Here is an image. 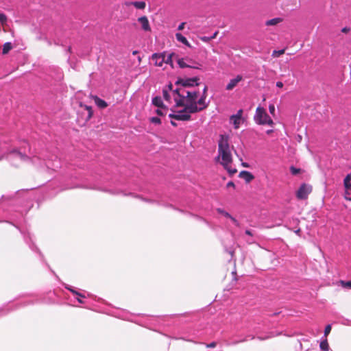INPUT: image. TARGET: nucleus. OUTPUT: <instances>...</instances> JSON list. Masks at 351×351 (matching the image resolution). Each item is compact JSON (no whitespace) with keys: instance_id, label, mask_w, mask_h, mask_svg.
I'll use <instances>...</instances> for the list:
<instances>
[{"instance_id":"obj_1","label":"nucleus","mask_w":351,"mask_h":351,"mask_svg":"<svg viewBox=\"0 0 351 351\" xmlns=\"http://www.w3.org/2000/svg\"><path fill=\"white\" fill-rule=\"evenodd\" d=\"M232 149L234 148V146L230 145L228 136L221 134L218 141V155L215 160L219 162L230 176L237 172V170L231 166L233 162Z\"/></svg>"},{"instance_id":"obj_2","label":"nucleus","mask_w":351,"mask_h":351,"mask_svg":"<svg viewBox=\"0 0 351 351\" xmlns=\"http://www.w3.org/2000/svg\"><path fill=\"white\" fill-rule=\"evenodd\" d=\"M255 122L258 125H274V123L270 117L267 114L265 109L258 106L256 110V114L254 117Z\"/></svg>"},{"instance_id":"obj_3","label":"nucleus","mask_w":351,"mask_h":351,"mask_svg":"<svg viewBox=\"0 0 351 351\" xmlns=\"http://www.w3.org/2000/svg\"><path fill=\"white\" fill-rule=\"evenodd\" d=\"M206 97L205 95L202 97L192 105H186V109L189 110V113H196L200 112L208 107V104L206 103Z\"/></svg>"},{"instance_id":"obj_4","label":"nucleus","mask_w":351,"mask_h":351,"mask_svg":"<svg viewBox=\"0 0 351 351\" xmlns=\"http://www.w3.org/2000/svg\"><path fill=\"white\" fill-rule=\"evenodd\" d=\"M312 190L313 187L311 185L303 183L297 191L296 197L299 199H306L308 198V195L312 192Z\"/></svg>"},{"instance_id":"obj_5","label":"nucleus","mask_w":351,"mask_h":351,"mask_svg":"<svg viewBox=\"0 0 351 351\" xmlns=\"http://www.w3.org/2000/svg\"><path fill=\"white\" fill-rule=\"evenodd\" d=\"M184 108L182 110L178 111L176 114H170L169 117L178 121H189L191 118V113L186 109V105L184 106Z\"/></svg>"},{"instance_id":"obj_6","label":"nucleus","mask_w":351,"mask_h":351,"mask_svg":"<svg viewBox=\"0 0 351 351\" xmlns=\"http://www.w3.org/2000/svg\"><path fill=\"white\" fill-rule=\"evenodd\" d=\"M199 78L197 77H194L192 78H186V79H178L176 82V85H181L182 88H185L186 87L193 86L194 84L196 86L199 85Z\"/></svg>"},{"instance_id":"obj_7","label":"nucleus","mask_w":351,"mask_h":351,"mask_svg":"<svg viewBox=\"0 0 351 351\" xmlns=\"http://www.w3.org/2000/svg\"><path fill=\"white\" fill-rule=\"evenodd\" d=\"M173 93L177 94L178 96L180 97L179 99H174L176 106L183 107L184 106H185V88L181 86L174 90Z\"/></svg>"},{"instance_id":"obj_8","label":"nucleus","mask_w":351,"mask_h":351,"mask_svg":"<svg viewBox=\"0 0 351 351\" xmlns=\"http://www.w3.org/2000/svg\"><path fill=\"white\" fill-rule=\"evenodd\" d=\"M184 58H179V56L177 58V63L179 65L180 68H192L195 69H201L202 64L198 62H193V65L188 64L185 62ZM186 60L189 62H192V60L189 59L188 58H186Z\"/></svg>"},{"instance_id":"obj_9","label":"nucleus","mask_w":351,"mask_h":351,"mask_svg":"<svg viewBox=\"0 0 351 351\" xmlns=\"http://www.w3.org/2000/svg\"><path fill=\"white\" fill-rule=\"evenodd\" d=\"M199 93L197 91H190L185 89V106L192 105L197 99Z\"/></svg>"},{"instance_id":"obj_10","label":"nucleus","mask_w":351,"mask_h":351,"mask_svg":"<svg viewBox=\"0 0 351 351\" xmlns=\"http://www.w3.org/2000/svg\"><path fill=\"white\" fill-rule=\"evenodd\" d=\"M137 21L141 25V29L143 31L145 32H150L152 31L149 21L146 16H142L141 17H138Z\"/></svg>"},{"instance_id":"obj_11","label":"nucleus","mask_w":351,"mask_h":351,"mask_svg":"<svg viewBox=\"0 0 351 351\" xmlns=\"http://www.w3.org/2000/svg\"><path fill=\"white\" fill-rule=\"evenodd\" d=\"M152 60L154 62L156 66H162L165 62V53H154L152 56Z\"/></svg>"},{"instance_id":"obj_12","label":"nucleus","mask_w":351,"mask_h":351,"mask_svg":"<svg viewBox=\"0 0 351 351\" xmlns=\"http://www.w3.org/2000/svg\"><path fill=\"white\" fill-rule=\"evenodd\" d=\"M243 80V77L241 75H237L235 78L231 79L227 84L226 89L227 90H232L236 87L238 84Z\"/></svg>"},{"instance_id":"obj_13","label":"nucleus","mask_w":351,"mask_h":351,"mask_svg":"<svg viewBox=\"0 0 351 351\" xmlns=\"http://www.w3.org/2000/svg\"><path fill=\"white\" fill-rule=\"evenodd\" d=\"M243 114V110H238L236 114H233L230 117V120L233 122L234 128L236 129L239 128V125L241 123V119Z\"/></svg>"},{"instance_id":"obj_14","label":"nucleus","mask_w":351,"mask_h":351,"mask_svg":"<svg viewBox=\"0 0 351 351\" xmlns=\"http://www.w3.org/2000/svg\"><path fill=\"white\" fill-rule=\"evenodd\" d=\"M239 176L245 180L247 183L250 182L254 179V176L249 171H242L239 173Z\"/></svg>"},{"instance_id":"obj_15","label":"nucleus","mask_w":351,"mask_h":351,"mask_svg":"<svg viewBox=\"0 0 351 351\" xmlns=\"http://www.w3.org/2000/svg\"><path fill=\"white\" fill-rule=\"evenodd\" d=\"M93 99L95 104L101 109L106 108L108 106V104L103 99H100L97 96H93Z\"/></svg>"},{"instance_id":"obj_16","label":"nucleus","mask_w":351,"mask_h":351,"mask_svg":"<svg viewBox=\"0 0 351 351\" xmlns=\"http://www.w3.org/2000/svg\"><path fill=\"white\" fill-rule=\"evenodd\" d=\"M283 21L282 18L277 17L268 20L265 22L267 26H274L281 23Z\"/></svg>"},{"instance_id":"obj_17","label":"nucleus","mask_w":351,"mask_h":351,"mask_svg":"<svg viewBox=\"0 0 351 351\" xmlns=\"http://www.w3.org/2000/svg\"><path fill=\"white\" fill-rule=\"evenodd\" d=\"M176 38L179 42L182 43V44L185 45L186 46H187L189 47H191L190 43L188 42L187 39L184 36H182L180 33H176Z\"/></svg>"},{"instance_id":"obj_18","label":"nucleus","mask_w":351,"mask_h":351,"mask_svg":"<svg viewBox=\"0 0 351 351\" xmlns=\"http://www.w3.org/2000/svg\"><path fill=\"white\" fill-rule=\"evenodd\" d=\"M178 56L174 53H170L167 58H165V62L166 64H169L171 65L172 68H173V58H174L176 60Z\"/></svg>"},{"instance_id":"obj_19","label":"nucleus","mask_w":351,"mask_h":351,"mask_svg":"<svg viewBox=\"0 0 351 351\" xmlns=\"http://www.w3.org/2000/svg\"><path fill=\"white\" fill-rule=\"evenodd\" d=\"M80 106L84 108L88 111V116H87L86 120L87 121L90 120L93 115V111L92 107L87 106V105H84L82 103L80 104Z\"/></svg>"},{"instance_id":"obj_20","label":"nucleus","mask_w":351,"mask_h":351,"mask_svg":"<svg viewBox=\"0 0 351 351\" xmlns=\"http://www.w3.org/2000/svg\"><path fill=\"white\" fill-rule=\"evenodd\" d=\"M343 184L346 189L351 191V173L346 176L343 180Z\"/></svg>"},{"instance_id":"obj_21","label":"nucleus","mask_w":351,"mask_h":351,"mask_svg":"<svg viewBox=\"0 0 351 351\" xmlns=\"http://www.w3.org/2000/svg\"><path fill=\"white\" fill-rule=\"evenodd\" d=\"M152 104L159 108H164L165 106L160 97H155L152 99Z\"/></svg>"},{"instance_id":"obj_22","label":"nucleus","mask_w":351,"mask_h":351,"mask_svg":"<svg viewBox=\"0 0 351 351\" xmlns=\"http://www.w3.org/2000/svg\"><path fill=\"white\" fill-rule=\"evenodd\" d=\"M12 49V45L11 43L8 42L4 43L2 48V53L3 55L8 53V52Z\"/></svg>"},{"instance_id":"obj_23","label":"nucleus","mask_w":351,"mask_h":351,"mask_svg":"<svg viewBox=\"0 0 351 351\" xmlns=\"http://www.w3.org/2000/svg\"><path fill=\"white\" fill-rule=\"evenodd\" d=\"M133 6L136 9L144 10L146 7V3L145 1H134Z\"/></svg>"},{"instance_id":"obj_24","label":"nucleus","mask_w":351,"mask_h":351,"mask_svg":"<svg viewBox=\"0 0 351 351\" xmlns=\"http://www.w3.org/2000/svg\"><path fill=\"white\" fill-rule=\"evenodd\" d=\"M319 346H320L321 350H322L324 351H328V350H329V345H328V341L326 339L322 341L320 343Z\"/></svg>"},{"instance_id":"obj_25","label":"nucleus","mask_w":351,"mask_h":351,"mask_svg":"<svg viewBox=\"0 0 351 351\" xmlns=\"http://www.w3.org/2000/svg\"><path fill=\"white\" fill-rule=\"evenodd\" d=\"M7 21H8L7 16L3 13L0 12V23H1V25H5L7 23Z\"/></svg>"},{"instance_id":"obj_26","label":"nucleus","mask_w":351,"mask_h":351,"mask_svg":"<svg viewBox=\"0 0 351 351\" xmlns=\"http://www.w3.org/2000/svg\"><path fill=\"white\" fill-rule=\"evenodd\" d=\"M217 212L227 218L231 217L230 214H229L228 212L225 211L224 210H223L221 208H217Z\"/></svg>"},{"instance_id":"obj_27","label":"nucleus","mask_w":351,"mask_h":351,"mask_svg":"<svg viewBox=\"0 0 351 351\" xmlns=\"http://www.w3.org/2000/svg\"><path fill=\"white\" fill-rule=\"evenodd\" d=\"M285 52V49H281L278 51H274L272 53V56L274 58L279 57L280 56L284 54Z\"/></svg>"},{"instance_id":"obj_28","label":"nucleus","mask_w":351,"mask_h":351,"mask_svg":"<svg viewBox=\"0 0 351 351\" xmlns=\"http://www.w3.org/2000/svg\"><path fill=\"white\" fill-rule=\"evenodd\" d=\"M339 283L343 287L351 289V281L340 280Z\"/></svg>"},{"instance_id":"obj_29","label":"nucleus","mask_w":351,"mask_h":351,"mask_svg":"<svg viewBox=\"0 0 351 351\" xmlns=\"http://www.w3.org/2000/svg\"><path fill=\"white\" fill-rule=\"evenodd\" d=\"M149 121L151 123H154V124L160 125L161 123L160 119L158 117H156L150 118Z\"/></svg>"},{"instance_id":"obj_30","label":"nucleus","mask_w":351,"mask_h":351,"mask_svg":"<svg viewBox=\"0 0 351 351\" xmlns=\"http://www.w3.org/2000/svg\"><path fill=\"white\" fill-rule=\"evenodd\" d=\"M290 171L293 175H297L298 173H300L301 169L298 168H295L293 166H291L290 167Z\"/></svg>"},{"instance_id":"obj_31","label":"nucleus","mask_w":351,"mask_h":351,"mask_svg":"<svg viewBox=\"0 0 351 351\" xmlns=\"http://www.w3.org/2000/svg\"><path fill=\"white\" fill-rule=\"evenodd\" d=\"M20 158L21 160H29L31 158L26 154L23 153H19V156H18Z\"/></svg>"},{"instance_id":"obj_32","label":"nucleus","mask_w":351,"mask_h":351,"mask_svg":"<svg viewBox=\"0 0 351 351\" xmlns=\"http://www.w3.org/2000/svg\"><path fill=\"white\" fill-rule=\"evenodd\" d=\"M19 153H21V152L19 149H13L11 151L9 152L8 154L9 155H16V156H19Z\"/></svg>"},{"instance_id":"obj_33","label":"nucleus","mask_w":351,"mask_h":351,"mask_svg":"<svg viewBox=\"0 0 351 351\" xmlns=\"http://www.w3.org/2000/svg\"><path fill=\"white\" fill-rule=\"evenodd\" d=\"M331 326L330 324L327 325L324 330V335L327 336L331 331Z\"/></svg>"},{"instance_id":"obj_34","label":"nucleus","mask_w":351,"mask_h":351,"mask_svg":"<svg viewBox=\"0 0 351 351\" xmlns=\"http://www.w3.org/2000/svg\"><path fill=\"white\" fill-rule=\"evenodd\" d=\"M269 112L273 115L274 116L275 115V106L274 104H270L269 106Z\"/></svg>"},{"instance_id":"obj_35","label":"nucleus","mask_w":351,"mask_h":351,"mask_svg":"<svg viewBox=\"0 0 351 351\" xmlns=\"http://www.w3.org/2000/svg\"><path fill=\"white\" fill-rule=\"evenodd\" d=\"M232 282H233L234 285H235L237 281V272L232 271Z\"/></svg>"},{"instance_id":"obj_36","label":"nucleus","mask_w":351,"mask_h":351,"mask_svg":"<svg viewBox=\"0 0 351 351\" xmlns=\"http://www.w3.org/2000/svg\"><path fill=\"white\" fill-rule=\"evenodd\" d=\"M229 219H230L232 220V221L235 224V226H237V227L240 226V223H239V221L234 217H233L232 215H231V217H229Z\"/></svg>"},{"instance_id":"obj_37","label":"nucleus","mask_w":351,"mask_h":351,"mask_svg":"<svg viewBox=\"0 0 351 351\" xmlns=\"http://www.w3.org/2000/svg\"><path fill=\"white\" fill-rule=\"evenodd\" d=\"M216 346H217V343L215 341L211 342V343L206 345V346L209 348H215Z\"/></svg>"},{"instance_id":"obj_38","label":"nucleus","mask_w":351,"mask_h":351,"mask_svg":"<svg viewBox=\"0 0 351 351\" xmlns=\"http://www.w3.org/2000/svg\"><path fill=\"white\" fill-rule=\"evenodd\" d=\"M163 97L166 100H169L170 98V96L169 95L167 90H163Z\"/></svg>"},{"instance_id":"obj_39","label":"nucleus","mask_w":351,"mask_h":351,"mask_svg":"<svg viewBox=\"0 0 351 351\" xmlns=\"http://www.w3.org/2000/svg\"><path fill=\"white\" fill-rule=\"evenodd\" d=\"M185 25H186V23H185V22H182V23H181L179 25V26H178V29L179 31L182 30V29L184 28Z\"/></svg>"},{"instance_id":"obj_40","label":"nucleus","mask_w":351,"mask_h":351,"mask_svg":"<svg viewBox=\"0 0 351 351\" xmlns=\"http://www.w3.org/2000/svg\"><path fill=\"white\" fill-rule=\"evenodd\" d=\"M156 113L158 115V116H164L165 115V113L163 112L162 110L161 109H157L156 110Z\"/></svg>"},{"instance_id":"obj_41","label":"nucleus","mask_w":351,"mask_h":351,"mask_svg":"<svg viewBox=\"0 0 351 351\" xmlns=\"http://www.w3.org/2000/svg\"><path fill=\"white\" fill-rule=\"evenodd\" d=\"M133 3H134V1H125L124 3V5H125L126 7H129L130 5H133Z\"/></svg>"},{"instance_id":"obj_42","label":"nucleus","mask_w":351,"mask_h":351,"mask_svg":"<svg viewBox=\"0 0 351 351\" xmlns=\"http://www.w3.org/2000/svg\"><path fill=\"white\" fill-rule=\"evenodd\" d=\"M207 90H208V87L206 86H205V87L203 90L202 95H205L206 97H207Z\"/></svg>"},{"instance_id":"obj_43","label":"nucleus","mask_w":351,"mask_h":351,"mask_svg":"<svg viewBox=\"0 0 351 351\" xmlns=\"http://www.w3.org/2000/svg\"><path fill=\"white\" fill-rule=\"evenodd\" d=\"M234 186H235V185H234V182L232 181L228 182V184H227V187H234Z\"/></svg>"},{"instance_id":"obj_44","label":"nucleus","mask_w":351,"mask_h":351,"mask_svg":"<svg viewBox=\"0 0 351 351\" xmlns=\"http://www.w3.org/2000/svg\"><path fill=\"white\" fill-rule=\"evenodd\" d=\"M276 86L278 88H282L283 87V83L282 82H276Z\"/></svg>"},{"instance_id":"obj_45","label":"nucleus","mask_w":351,"mask_h":351,"mask_svg":"<svg viewBox=\"0 0 351 351\" xmlns=\"http://www.w3.org/2000/svg\"><path fill=\"white\" fill-rule=\"evenodd\" d=\"M349 30H350V29H349V28H348V27H344V28H343V29H342V32H343V33H347V32H349Z\"/></svg>"},{"instance_id":"obj_46","label":"nucleus","mask_w":351,"mask_h":351,"mask_svg":"<svg viewBox=\"0 0 351 351\" xmlns=\"http://www.w3.org/2000/svg\"><path fill=\"white\" fill-rule=\"evenodd\" d=\"M202 40L204 41H209L211 40V38H210H210L209 37H204L202 38Z\"/></svg>"},{"instance_id":"obj_47","label":"nucleus","mask_w":351,"mask_h":351,"mask_svg":"<svg viewBox=\"0 0 351 351\" xmlns=\"http://www.w3.org/2000/svg\"><path fill=\"white\" fill-rule=\"evenodd\" d=\"M245 234H247V235H250V236H252V233L250 230H245Z\"/></svg>"},{"instance_id":"obj_48","label":"nucleus","mask_w":351,"mask_h":351,"mask_svg":"<svg viewBox=\"0 0 351 351\" xmlns=\"http://www.w3.org/2000/svg\"><path fill=\"white\" fill-rule=\"evenodd\" d=\"M242 166L244 167H249V165L247 162H242Z\"/></svg>"},{"instance_id":"obj_49","label":"nucleus","mask_w":351,"mask_h":351,"mask_svg":"<svg viewBox=\"0 0 351 351\" xmlns=\"http://www.w3.org/2000/svg\"><path fill=\"white\" fill-rule=\"evenodd\" d=\"M217 34H218V32H215V34H214L210 37V38H211V39H213V38H216V36H217Z\"/></svg>"},{"instance_id":"obj_50","label":"nucleus","mask_w":351,"mask_h":351,"mask_svg":"<svg viewBox=\"0 0 351 351\" xmlns=\"http://www.w3.org/2000/svg\"><path fill=\"white\" fill-rule=\"evenodd\" d=\"M71 291H72L73 293H74L75 294H76V295H80V296H81V297H84L83 295H82L81 294L78 293L77 292H76V291H75L71 290Z\"/></svg>"},{"instance_id":"obj_51","label":"nucleus","mask_w":351,"mask_h":351,"mask_svg":"<svg viewBox=\"0 0 351 351\" xmlns=\"http://www.w3.org/2000/svg\"><path fill=\"white\" fill-rule=\"evenodd\" d=\"M171 124L173 126H177V123L173 121H171Z\"/></svg>"},{"instance_id":"obj_52","label":"nucleus","mask_w":351,"mask_h":351,"mask_svg":"<svg viewBox=\"0 0 351 351\" xmlns=\"http://www.w3.org/2000/svg\"><path fill=\"white\" fill-rule=\"evenodd\" d=\"M272 132H273L272 130H269L267 131V134H271Z\"/></svg>"},{"instance_id":"obj_53","label":"nucleus","mask_w":351,"mask_h":351,"mask_svg":"<svg viewBox=\"0 0 351 351\" xmlns=\"http://www.w3.org/2000/svg\"><path fill=\"white\" fill-rule=\"evenodd\" d=\"M68 51H69V52H71V47H69Z\"/></svg>"},{"instance_id":"obj_54","label":"nucleus","mask_w":351,"mask_h":351,"mask_svg":"<svg viewBox=\"0 0 351 351\" xmlns=\"http://www.w3.org/2000/svg\"><path fill=\"white\" fill-rule=\"evenodd\" d=\"M169 88L171 89L172 88V84H170L169 86Z\"/></svg>"},{"instance_id":"obj_55","label":"nucleus","mask_w":351,"mask_h":351,"mask_svg":"<svg viewBox=\"0 0 351 351\" xmlns=\"http://www.w3.org/2000/svg\"><path fill=\"white\" fill-rule=\"evenodd\" d=\"M300 232V230L299 229V230H298L297 231H295V233H296V234H299V232Z\"/></svg>"},{"instance_id":"obj_56","label":"nucleus","mask_w":351,"mask_h":351,"mask_svg":"<svg viewBox=\"0 0 351 351\" xmlns=\"http://www.w3.org/2000/svg\"><path fill=\"white\" fill-rule=\"evenodd\" d=\"M346 199L351 201V198L346 197Z\"/></svg>"},{"instance_id":"obj_57","label":"nucleus","mask_w":351,"mask_h":351,"mask_svg":"<svg viewBox=\"0 0 351 351\" xmlns=\"http://www.w3.org/2000/svg\"><path fill=\"white\" fill-rule=\"evenodd\" d=\"M77 300H78V301H79L80 303H82V301L81 300V299H79V298H78Z\"/></svg>"}]
</instances>
